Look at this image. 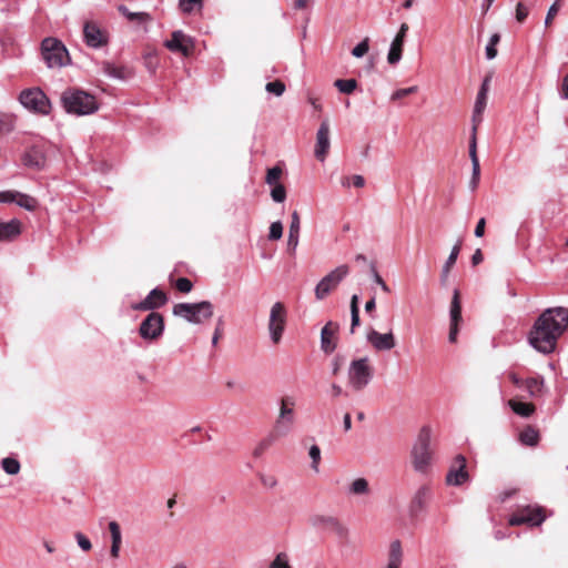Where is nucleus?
Instances as JSON below:
<instances>
[{
  "label": "nucleus",
  "instance_id": "69168bd1",
  "mask_svg": "<svg viewBox=\"0 0 568 568\" xmlns=\"http://www.w3.org/2000/svg\"><path fill=\"white\" fill-rule=\"evenodd\" d=\"M509 379L514 383V385H516L517 387L519 388H524L525 386V381L521 379L517 374L515 373H510L509 374Z\"/></svg>",
  "mask_w": 568,
  "mask_h": 568
},
{
  "label": "nucleus",
  "instance_id": "c85d7f7f",
  "mask_svg": "<svg viewBox=\"0 0 568 568\" xmlns=\"http://www.w3.org/2000/svg\"><path fill=\"white\" fill-rule=\"evenodd\" d=\"M460 242H457L452 251H450V254L448 255L443 268H442V274H440V280H442V283L445 284L447 278H448V274L452 270V267L455 265L457 258H458V255H459V252H460Z\"/></svg>",
  "mask_w": 568,
  "mask_h": 568
},
{
  "label": "nucleus",
  "instance_id": "20e7f679",
  "mask_svg": "<svg viewBox=\"0 0 568 568\" xmlns=\"http://www.w3.org/2000/svg\"><path fill=\"white\" fill-rule=\"evenodd\" d=\"M172 313L191 324H201L210 320L214 313V306L210 301L199 303H178L173 306Z\"/></svg>",
  "mask_w": 568,
  "mask_h": 568
},
{
  "label": "nucleus",
  "instance_id": "a18cd8bd",
  "mask_svg": "<svg viewBox=\"0 0 568 568\" xmlns=\"http://www.w3.org/2000/svg\"><path fill=\"white\" fill-rule=\"evenodd\" d=\"M271 196L273 201L277 203H282L286 199V190L283 184H276L273 185V189L271 191Z\"/></svg>",
  "mask_w": 568,
  "mask_h": 568
},
{
  "label": "nucleus",
  "instance_id": "9b49d317",
  "mask_svg": "<svg viewBox=\"0 0 568 568\" xmlns=\"http://www.w3.org/2000/svg\"><path fill=\"white\" fill-rule=\"evenodd\" d=\"M286 324V308L283 303L276 302L272 305L268 318L270 337L274 344H278Z\"/></svg>",
  "mask_w": 568,
  "mask_h": 568
},
{
  "label": "nucleus",
  "instance_id": "864d4df0",
  "mask_svg": "<svg viewBox=\"0 0 568 568\" xmlns=\"http://www.w3.org/2000/svg\"><path fill=\"white\" fill-rule=\"evenodd\" d=\"M417 90H418V88L416 85H413V87H409V88H404V89H398L395 92H393V94L390 97V100L392 101L399 100V99H402V98H404L406 95L416 93Z\"/></svg>",
  "mask_w": 568,
  "mask_h": 568
},
{
  "label": "nucleus",
  "instance_id": "3c124183",
  "mask_svg": "<svg viewBox=\"0 0 568 568\" xmlns=\"http://www.w3.org/2000/svg\"><path fill=\"white\" fill-rule=\"evenodd\" d=\"M109 530L111 534L112 544H121L122 535H121V529H120L119 524L116 521H110Z\"/></svg>",
  "mask_w": 568,
  "mask_h": 568
},
{
  "label": "nucleus",
  "instance_id": "79ce46f5",
  "mask_svg": "<svg viewBox=\"0 0 568 568\" xmlns=\"http://www.w3.org/2000/svg\"><path fill=\"white\" fill-rule=\"evenodd\" d=\"M499 41H500V36L498 33H494L490 37V39H489V41H488V43L486 45V58L488 60H493V59L496 58V55H497L496 47L499 43Z\"/></svg>",
  "mask_w": 568,
  "mask_h": 568
},
{
  "label": "nucleus",
  "instance_id": "f257e3e1",
  "mask_svg": "<svg viewBox=\"0 0 568 568\" xmlns=\"http://www.w3.org/2000/svg\"><path fill=\"white\" fill-rule=\"evenodd\" d=\"M567 327V308L560 306L547 308L536 320L529 333V343L536 351L550 354L555 351L558 338Z\"/></svg>",
  "mask_w": 568,
  "mask_h": 568
},
{
  "label": "nucleus",
  "instance_id": "4be33fe9",
  "mask_svg": "<svg viewBox=\"0 0 568 568\" xmlns=\"http://www.w3.org/2000/svg\"><path fill=\"white\" fill-rule=\"evenodd\" d=\"M469 158L471 160V179L469 181V187L471 191H475L480 179V164L477 155L476 126L474 128V134L469 143Z\"/></svg>",
  "mask_w": 568,
  "mask_h": 568
},
{
  "label": "nucleus",
  "instance_id": "ea45409f",
  "mask_svg": "<svg viewBox=\"0 0 568 568\" xmlns=\"http://www.w3.org/2000/svg\"><path fill=\"white\" fill-rule=\"evenodd\" d=\"M1 467L8 475H17L20 471V463L12 457H6L1 460Z\"/></svg>",
  "mask_w": 568,
  "mask_h": 568
},
{
  "label": "nucleus",
  "instance_id": "f8f14e48",
  "mask_svg": "<svg viewBox=\"0 0 568 568\" xmlns=\"http://www.w3.org/2000/svg\"><path fill=\"white\" fill-rule=\"evenodd\" d=\"M164 332V318L160 313L151 312L141 323L140 336L145 341H156Z\"/></svg>",
  "mask_w": 568,
  "mask_h": 568
},
{
  "label": "nucleus",
  "instance_id": "423d86ee",
  "mask_svg": "<svg viewBox=\"0 0 568 568\" xmlns=\"http://www.w3.org/2000/svg\"><path fill=\"white\" fill-rule=\"evenodd\" d=\"M348 385L352 389L359 392L364 389L373 378V367L368 357L357 358L351 362L348 372Z\"/></svg>",
  "mask_w": 568,
  "mask_h": 568
},
{
  "label": "nucleus",
  "instance_id": "a211bd4d",
  "mask_svg": "<svg viewBox=\"0 0 568 568\" xmlns=\"http://www.w3.org/2000/svg\"><path fill=\"white\" fill-rule=\"evenodd\" d=\"M22 164L31 170H42L47 164V155L42 145H32L21 156Z\"/></svg>",
  "mask_w": 568,
  "mask_h": 568
},
{
  "label": "nucleus",
  "instance_id": "5701e85b",
  "mask_svg": "<svg viewBox=\"0 0 568 568\" xmlns=\"http://www.w3.org/2000/svg\"><path fill=\"white\" fill-rule=\"evenodd\" d=\"M432 497V489L429 486H422L419 487L412 501H410V506H409V510L413 515H417L418 513L423 511L425 508H426V505L428 503V500L430 499Z\"/></svg>",
  "mask_w": 568,
  "mask_h": 568
},
{
  "label": "nucleus",
  "instance_id": "e433bc0d",
  "mask_svg": "<svg viewBox=\"0 0 568 568\" xmlns=\"http://www.w3.org/2000/svg\"><path fill=\"white\" fill-rule=\"evenodd\" d=\"M348 493L352 495H366L369 493L367 479L361 477L353 480L348 487Z\"/></svg>",
  "mask_w": 568,
  "mask_h": 568
},
{
  "label": "nucleus",
  "instance_id": "680f3d73",
  "mask_svg": "<svg viewBox=\"0 0 568 568\" xmlns=\"http://www.w3.org/2000/svg\"><path fill=\"white\" fill-rule=\"evenodd\" d=\"M458 325H459V323L450 322L449 334H448V339L450 343H455L457 339Z\"/></svg>",
  "mask_w": 568,
  "mask_h": 568
},
{
  "label": "nucleus",
  "instance_id": "f03ea898",
  "mask_svg": "<svg viewBox=\"0 0 568 568\" xmlns=\"http://www.w3.org/2000/svg\"><path fill=\"white\" fill-rule=\"evenodd\" d=\"M61 104L64 111L74 115H89L99 110L94 95L75 88H69L61 94Z\"/></svg>",
  "mask_w": 568,
  "mask_h": 568
},
{
  "label": "nucleus",
  "instance_id": "6ab92c4d",
  "mask_svg": "<svg viewBox=\"0 0 568 568\" xmlns=\"http://www.w3.org/2000/svg\"><path fill=\"white\" fill-rule=\"evenodd\" d=\"M329 145H331L329 123H328V120H324V121H322V123L317 130V133H316V144H315L314 155L318 161H321V162L325 161L328 150H329Z\"/></svg>",
  "mask_w": 568,
  "mask_h": 568
},
{
  "label": "nucleus",
  "instance_id": "052dcab7",
  "mask_svg": "<svg viewBox=\"0 0 568 568\" xmlns=\"http://www.w3.org/2000/svg\"><path fill=\"white\" fill-rule=\"evenodd\" d=\"M17 192L13 191H6L0 192V203H11L16 201Z\"/></svg>",
  "mask_w": 568,
  "mask_h": 568
},
{
  "label": "nucleus",
  "instance_id": "2eb2a0df",
  "mask_svg": "<svg viewBox=\"0 0 568 568\" xmlns=\"http://www.w3.org/2000/svg\"><path fill=\"white\" fill-rule=\"evenodd\" d=\"M164 44L170 51L180 52L184 57L191 55L194 50V40L181 30L174 31L171 39L166 40Z\"/></svg>",
  "mask_w": 568,
  "mask_h": 568
},
{
  "label": "nucleus",
  "instance_id": "1a4fd4ad",
  "mask_svg": "<svg viewBox=\"0 0 568 568\" xmlns=\"http://www.w3.org/2000/svg\"><path fill=\"white\" fill-rule=\"evenodd\" d=\"M349 267L342 264L325 275L315 286L314 293L317 301L324 300L348 275Z\"/></svg>",
  "mask_w": 568,
  "mask_h": 568
},
{
  "label": "nucleus",
  "instance_id": "7c9ffc66",
  "mask_svg": "<svg viewBox=\"0 0 568 568\" xmlns=\"http://www.w3.org/2000/svg\"><path fill=\"white\" fill-rule=\"evenodd\" d=\"M508 405L514 410L515 414L521 417H529L535 412V406L530 403L509 399Z\"/></svg>",
  "mask_w": 568,
  "mask_h": 568
},
{
  "label": "nucleus",
  "instance_id": "8fccbe9b",
  "mask_svg": "<svg viewBox=\"0 0 568 568\" xmlns=\"http://www.w3.org/2000/svg\"><path fill=\"white\" fill-rule=\"evenodd\" d=\"M74 538L77 540L78 546L83 551H90L92 549V544H91L90 539L84 534L77 531L74 534Z\"/></svg>",
  "mask_w": 568,
  "mask_h": 568
},
{
  "label": "nucleus",
  "instance_id": "f704fd0d",
  "mask_svg": "<svg viewBox=\"0 0 568 568\" xmlns=\"http://www.w3.org/2000/svg\"><path fill=\"white\" fill-rule=\"evenodd\" d=\"M544 379L541 377H531L525 381L524 388L528 392L530 397H536L541 393Z\"/></svg>",
  "mask_w": 568,
  "mask_h": 568
},
{
  "label": "nucleus",
  "instance_id": "774afa93",
  "mask_svg": "<svg viewBox=\"0 0 568 568\" xmlns=\"http://www.w3.org/2000/svg\"><path fill=\"white\" fill-rule=\"evenodd\" d=\"M561 98L568 100V74H566L562 80Z\"/></svg>",
  "mask_w": 568,
  "mask_h": 568
},
{
  "label": "nucleus",
  "instance_id": "cd10ccee",
  "mask_svg": "<svg viewBox=\"0 0 568 568\" xmlns=\"http://www.w3.org/2000/svg\"><path fill=\"white\" fill-rule=\"evenodd\" d=\"M405 40L398 37H395L390 43L387 62L392 65L397 64L402 59L403 48Z\"/></svg>",
  "mask_w": 568,
  "mask_h": 568
},
{
  "label": "nucleus",
  "instance_id": "4d7b16f0",
  "mask_svg": "<svg viewBox=\"0 0 568 568\" xmlns=\"http://www.w3.org/2000/svg\"><path fill=\"white\" fill-rule=\"evenodd\" d=\"M372 274H373V278H374V282L381 286V288L383 290V292L385 293H389L390 292V288L389 286L386 284V282L382 278V276L378 274L376 267L374 264H372Z\"/></svg>",
  "mask_w": 568,
  "mask_h": 568
},
{
  "label": "nucleus",
  "instance_id": "ddd939ff",
  "mask_svg": "<svg viewBox=\"0 0 568 568\" xmlns=\"http://www.w3.org/2000/svg\"><path fill=\"white\" fill-rule=\"evenodd\" d=\"M310 523L313 528L325 532H333L341 538L346 537L348 534L347 528L336 517L331 515H313L310 518Z\"/></svg>",
  "mask_w": 568,
  "mask_h": 568
},
{
  "label": "nucleus",
  "instance_id": "dca6fc26",
  "mask_svg": "<svg viewBox=\"0 0 568 568\" xmlns=\"http://www.w3.org/2000/svg\"><path fill=\"white\" fill-rule=\"evenodd\" d=\"M469 479L466 470V458L463 455H457L446 475L447 485L460 486Z\"/></svg>",
  "mask_w": 568,
  "mask_h": 568
},
{
  "label": "nucleus",
  "instance_id": "a878e982",
  "mask_svg": "<svg viewBox=\"0 0 568 568\" xmlns=\"http://www.w3.org/2000/svg\"><path fill=\"white\" fill-rule=\"evenodd\" d=\"M21 232V223L19 220L9 222H0V241H11Z\"/></svg>",
  "mask_w": 568,
  "mask_h": 568
},
{
  "label": "nucleus",
  "instance_id": "bb28decb",
  "mask_svg": "<svg viewBox=\"0 0 568 568\" xmlns=\"http://www.w3.org/2000/svg\"><path fill=\"white\" fill-rule=\"evenodd\" d=\"M102 72L113 79L125 80L131 75L128 68L115 65L111 62L104 61L101 65Z\"/></svg>",
  "mask_w": 568,
  "mask_h": 568
},
{
  "label": "nucleus",
  "instance_id": "338daca9",
  "mask_svg": "<svg viewBox=\"0 0 568 568\" xmlns=\"http://www.w3.org/2000/svg\"><path fill=\"white\" fill-rule=\"evenodd\" d=\"M483 260H484L483 253L479 248H477L471 256V264L474 266H476V265L480 264L483 262Z\"/></svg>",
  "mask_w": 568,
  "mask_h": 568
},
{
  "label": "nucleus",
  "instance_id": "5fc2aeb1",
  "mask_svg": "<svg viewBox=\"0 0 568 568\" xmlns=\"http://www.w3.org/2000/svg\"><path fill=\"white\" fill-rule=\"evenodd\" d=\"M261 484L268 489H273L277 485V479L274 475L268 474H260L258 475Z\"/></svg>",
  "mask_w": 568,
  "mask_h": 568
},
{
  "label": "nucleus",
  "instance_id": "6e6d98bb",
  "mask_svg": "<svg viewBox=\"0 0 568 568\" xmlns=\"http://www.w3.org/2000/svg\"><path fill=\"white\" fill-rule=\"evenodd\" d=\"M561 0H556L551 6L550 8L548 9V12H547V16H546V19H545V24L546 26H549L552 21V19L556 17V14L558 13L560 7H561Z\"/></svg>",
  "mask_w": 568,
  "mask_h": 568
},
{
  "label": "nucleus",
  "instance_id": "aec40b11",
  "mask_svg": "<svg viewBox=\"0 0 568 568\" xmlns=\"http://www.w3.org/2000/svg\"><path fill=\"white\" fill-rule=\"evenodd\" d=\"M166 302V294L160 288H153L143 301L132 307L136 311H152L163 306Z\"/></svg>",
  "mask_w": 568,
  "mask_h": 568
},
{
  "label": "nucleus",
  "instance_id": "412c9836",
  "mask_svg": "<svg viewBox=\"0 0 568 568\" xmlns=\"http://www.w3.org/2000/svg\"><path fill=\"white\" fill-rule=\"evenodd\" d=\"M338 324L335 322H327L321 332V349L325 354H331L336 348V335L338 332Z\"/></svg>",
  "mask_w": 568,
  "mask_h": 568
},
{
  "label": "nucleus",
  "instance_id": "37998d69",
  "mask_svg": "<svg viewBox=\"0 0 568 568\" xmlns=\"http://www.w3.org/2000/svg\"><path fill=\"white\" fill-rule=\"evenodd\" d=\"M282 175V170L278 166H274L267 170L265 182L270 185L280 184L278 181Z\"/></svg>",
  "mask_w": 568,
  "mask_h": 568
},
{
  "label": "nucleus",
  "instance_id": "49530a36",
  "mask_svg": "<svg viewBox=\"0 0 568 568\" xmlns=\"http://www.w3.org/2000/svg\"><path fill=\"white\" fill-rule=\"evenodd\" d=\"M283 235V224L281 221L273 222L270 226L268 239L271 241H277Z\"/></svg>",
  "mask_w": 568,
  "mask_h": 568
},
{
  "label": "nucleus",
  "instance_id": "f3484780",
  "mask_svg": "<svg viewBox=\"0 0 568 568\" xmlns=\"http://www.w3.org/2000/svg\"><path fill=\"white\" fill-rule=\"evenodd\" d=\"M366 341L377 352L390 351L396 345V339L393 332L379 333L371 328L366 334Z\"/></svg>",
  "mask_w": 568,
  "mask_h": 568
},
{
  "label": "nucleus",
  "instance_id": "de8ad7c7",
  "mask_svg": "<svg viewBox=\"0 0 568 568\" xmlns=\"http://www.w3.org/2000/svg\"><path fill=\"white\" fill-rule=\"evenodd\" d=\"M368 50H369V39L365 38L356 47H354V49L352 50V54L355 58H362L368 52Z\"/></svg>",
  "mask_w": 568,
  "mask_h": 568
},
{
  "label": "nucleus",
  "instance_id": "6e6552de",
  "mask_svg": "<svg viewBox=\"0 0 568 568\" xmlns=\"http://www.w3.org/2000/svg\"><path fill=\"white\" fill-rule=\"evenodd\" d=\"M546 519L545 510L538 505L519 507L508 519L510 526H540Z\"/></svg>",
  "mask_w": 568,
  "mask_h": 568
},
{
  "label": "nucleus",
  "instance_id": "e2e57ef3",
  "mask_svg": "<svg viewBox=\"0 0 568 568\" xmlns=\"http://www.w3.org/2000/svg\"><path fill=\"white\" fill-rule=\"evenodd\" d=\"M485 225H486V220L484 217L479 219V221L477 222V225L475 227V236L481 237L485 234Z\"/></svg>",
  "mask_w": 568,
  "mask_h": 568
},
{
  "label": "nucleus",
  "instance_id": "0eeeda50",
  "mask_svg": "<svg viewBox=\"0 0 568 568\" xmlns=\"http://www.w3.org/2000/svg\"><path fill=\"white\" fill-rule=\"evenodd\" d=\"M20 103L29 111L47 115L51 111V102L40 88H30L21 91Z\"/></svg>",
  "mask_w": 568,
  "mask_h": 568
},
{
  "label": "nucleus",
  "instance_id": "bf43d9fd",
  "mask_svg": "<svg viewBox=\"0 0 568 568\" xmlns=\"http://www.w3.org/2000/svg\"><path fill=\"white\" fill-rule=\"evenodd\" d=\"M528 16V9L519 2L516 8V19L518 22H523Z\"/></svg>",
  "mask_w": 568,
  "mask_h": 568
},
{
  "label": "nucleus",
  "instance_id": "2f4dec72",
  "mask_svg": "<svg viewBox=\"0 0 568 568\" xmlns=\"http://www.w3.org/2000/svg\"><path fill=\"white\" fill-rule=\"evenodd\" d=\"M118 10L130 22H134V23H138V24H142V23H144V22H146V21H149L151 19L149 13H146V12H132L125 6H119Z\"/></svg>",
  "mask_w": 568,
  "mask_h": 568
},
{
  "label": "nucleus",
  "instance_id": "c756f323",
  "mask_svg": "<svg viewBox=\"0 0 568 568\" xmlns=\"http://www.w3.org/2000/svg\"><path fill=\"white\" fill-rule=\"evenodd\" d=\"M490 77H486L481 83V87L477 93L475 106L477 113H483L487 104V93L489 90Z\"/></svg>",
  "mask_w": 568,
  "mask_h": 568
},
{
  "label": "nucleus",
  "instance_id": "13d9d810",
  "mask_svg": "<svg viewBox=\"0 0 568 568\" xmlns=\"http://www.w3.org/2000/svg\"><path fill=\"white\" fill-rule=\"evenodd\" d=\"M201 0H180V8L185 13H191L194 6L200 4Z\"/></svg>",
  "mask_w": 568,
  "mask_h": 568
},
{
  "label": "nucleus",
  "instance_id": "09e8293b",
  "mask_svg": "<svg viewBox=\"0 0 568 568\" xmlns=\"http://www.w3.org/2000/svg\"><path fill=\"white\" fill-rule=\"evenodd\" d=\"M308 455L312 459V468L318 471V464L321 462V449L317 445H312L308 450Z\"/></svg>",
  "mask_w": 568,
  "mask_h": 568
},
{
  "label": "nucleus",
  "instance_id": "b1692460",
  "mask_svg": "<svg viewBox=\"0 0 568 568\" xmlns=\"http://www.w3.org/2000/svg\"><path fill=\"white\" fill-rule=\"evenodd\" d=\"M300 229H301L300 215H298L297 211H294L292 213V220H291L288 235H287V251L292 255L295 254V251L298 246Z\"/></svg>",
  "mask_w": 568,
  "mask_h": 568
},
{
  "label": "nucleus",
  "instance_id": "4468645a",
  "mask_svg": "<svg viewBox=\"0 0 568 568\" xmlns=\"http://www.w3.org/2000/svg\"><path fill=\"white\" fill-rule=\"evenodd\" d=\"M83 39L87 45L98 49L108 44L109 33L97 22L87 21L83 26Z\"/></svg>",
  "mask_w": 568,
  "mask_h": 568
},
{
  "label": "nucleus",
  "instance_id": "c03bdc74",
  "mask_svg": "<svg viewBox=\"0 0 568 568\" xmlns=\"http://www.w3.org/2000/svg\"><path fill=\"white\" fill-rule=\"evenodd\" d=\"M265 90L268 93L275 94L276 97H281L285 91V84L280 80H275L273 82L266 83Z\"/></svg>",
  "mask_w": 568,
  "mask_h": 568
},
{
  "label": "nucleus",
  "instance_id": "7ed1b4c3",
  "mask_svg": "<svg viewBox=\"0 0 568 568\" xmlns=\"http://www.w3.org/2000/svg\"><path fill=\"white\" fill-rule=\"evenodd\" d=\"M278 413L272 426V433L280 439L287 437L295 428L297 422L296 398L284 395L277 400Z\"/></svg>",
  "mask_w": 568,
  "mask_h": 568
},
{
  "label": "nucleus",
  "instance_id": "c9c22d12",
  "mask_svg": "<svg viewBox=\"0 0 568 568\" xmlns=\"http://www.w3.org/2000/svg\"><path fill=\"white\" fill-rule=\"evenodd\" d=\"M278 439L280 438L277 436H274V434L271 432L256 445V447L253 450V456L256 458L262 456L264 452L267 450Z\"/></svg>",
  "mask_w": 568,
  "mask_h": 568
},
{
  "label": "nucleus",
  "instance_id": "393cba45",
  "mask_svg": "<svg viewBox=\"0 0 568 568\" xmlns=\"http://www.w3.org/2000/svg\"><path fill=\"white\" fill-rule=\"evenodd\" d=\"M403 560L404 551L402 542L398 539H395L389 545L387 564L385 568H402Z\"/></svg>",
  "mask_w": 568,
  "mask_h": 568
},
{
  "label": "nucleus",
  "instance_id": "39448f33",
  "mask_svg": "<svg viewBox=\"0 0 568 568\" xmlns=\"http://www.w3.org/2000/svg\"><path fill=\"white\" fill-rule=\"evenodd\" d=\"M432 430L429 426H423L412 449V458L415 470L425 471L432 460Z\"/></svg>",
  "mask_w": 568,
  "mask_h": 568
},
{
  "label": "nucleus",
  "instance_id": "0e129e2a",
  "mask_svg": "<svg viewBox=\"0 0 568 568\" xmlns=\"http://www.w3.org/2000/svg\"><path fill=\"white\" fill-rule=\"evenodd\" d=\"M359 325V311L351 312V332Z\"/></svg>",
  "mask_w": 568,
  "mask_h": 568
},
{
  "label": "nucleus",
  "instance_id": "72a5a7b5",
  "mask_svg": "<svg viewBox=\"0 0 568 568\" xmlns=\"http://www.w3.org/2000/svg\"><path fill=\"white\" fill-rule=\"evenodd\" d=\"M450 322L459 323L462 321V305L459 300V291L455 290L449 310Z\"/></svg>",
  "mask_w": 568,
  "mask_h": 568
},
{
  "label": "nucleus",
  "instance_id": "9d476101",
  "mask_svg": "<svg viewBox=\"0 0 568 568\" xmlns=\"http://www.w3.org/2000/svg\"><path fill=\"white\" fill-rule=\"evenodd\" d=\"M42 58L49 68H60L65 64L68 51L57 39L47 38L42 41Z\"/></svg>",
  "mask_w": 568,
  "mask_h": 568
},
{
  "label": "nucleus",
  "instance_id": "603ef678",
  "mask_svg": "<svg viewBox=\"0 0 568 568\" xmlns=\"http://www.w3.org/2000/svg\"><path fill=\"white\" fill-rule=\"evenodd\" d=\"M175 287L181 293H189L193 288V283L187 277H179L175 281Z\"/></svg>",
  "mask_w": 568,
  "mask_h": 568
},
{
  "label": "nucleus",
  "instance_id": "a19ab883",
  "mask_svg": "<svg viewBox=\"0 0 568 568\" xmlns=\"http://www.w3.org/2000/svg\"><path fill=\"white\" fill-rule=\"evenodd\" d=\"M334 84L339 90V92L345 94H351L357 87L355 79H338Z\"/></svg>",
  "mask_w": 568,
  "mask_h": 568
},
{
  "label": "nucleus",
  "instance_id": "58836bf2",
  "mask_svg": "<svg viewBox=\"0 0 568 568\" xmlns=\"http://www.w3.org/2000/svg\"><path fill=\"white\" fill-rule=\"evenodd\" d=\"M538 432L531 427H527L520 433L521 443L528 446H535L538 443Z\"/></svg>",
  "mask_w": 568,
  "mask_h": 568
},
{
  "label": "nucleus",
  "instance_id": "473e14b6",
  "mask_svg": "<svg viewBox=\"0 0 568 568\" xmlns=\"http://www.w3.org/2000/svg\"><path fill=\"white\" fill-rule=\"evenodd\" d=\"M267 568H294L287 551H278L274 555Z\"/></svg>",
  "mask_w": 568,
  "mask_h": 568
},
{
  "label": "nucleus",
  "instance_id": "4c0bfd02",
  "mask_svg": "<svg viewBox=\"0 0 568 568\" xmlns=\"http://www.w3.org/2000/svg\"><path fill=\"white\" fill-rule=\"evenodd\" d=\"M16 194H17V197H16L14 202L19 206H21L28 211H34L37 209L38 201L34 197H32L28 194L20 193V192H17Z\"/></svg>",
  "mask_w": 568,
  "mask_h": 568
}]
</instances>
